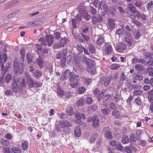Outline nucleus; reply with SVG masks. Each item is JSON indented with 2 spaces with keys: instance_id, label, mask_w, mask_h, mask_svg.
Masks as SVG:
<instances>
[{
  "instance_id": "obj_1",
  "label": "nucleus",
  "mask_w": 153,
  "mask_h": 153,
  "mask_svg": "<svg viewBox=\"0 0 153 153\" xmlns=\"http://www.w3.org/2000/svg\"><path fill=\"white\" fill-rule=\"evenodd\" d=\"M7 59V55L5 53L3 54V56L0 55V66L1 67V74L3 76L8 71L10 66V63H5Z\"/></svg>"
},
{
  "instance_id": "obj_2",
  "label": "nucleus",
  "mask_w": 153,
  "mask_h": 153,
  "mask_svg": "<svg viewBox=\"0 0 153 153\" xmlns=\"http://www.w3.org/2000/svg\"><path fill=\"white\" fill-rule=\"evenodd\" d=\"M85 61L88 67L87 71L91 74H94L96 71L95 68V62L92 60L87 58H85Z\"/></svg>"
},
{
  "instance_id": "obj_3",
  "label": "nucleus",
  "mask_w": 153,
  "mask_h": 153,
  "mask_svg": "<svg viewBox=\"0 0 153 153\" xmlns=\"http://www.w3.org/2000/svg\"><path fill=\"white\" fill-rule=\"evenodd\" d=\"M14 71L15 73H19L20 74L23 73L25 65L22 63L19 64L16 59L13 62Z\"/></svg>"
},
{
  "instance_id": "obj_4",
  "label": "nucleus",
  "mask_w": 153,
  "mask_h": 153,
  "mask_svg": "<svg viewBox=\"0 0 153 153\" xmlns=\"http://www.w3.org/2000/svg\"><path fill=\"white\" fill-rule=\"evenodd\" d=\"M82 17L81 13H78L76 16L74 17V18L72 19V22L73 27L74 29H75L76 27V22L80 21Z\"/></svg>"
},
{
  "instance_id": "obj_5",
  "label": "nucleus",
  "mask_w": 153,
  "mask_h": 153,
  "mask_svg": "<svg viewBox=\"0 0 153 153\" xmlns=\"http://www.w3.org/2000/svg\"><path fill=\"white\" fill-rule=\"evenodd\" d=\"M20 79L14 78L12 84V89L14 92H16L18 91V83L19 82Z\"/></svg>"
},
{
  "instance_id": "obj_6",
  "label": "nucleus",
  "mask_w": 153,
  "mask_h": 153,
  "mask_svg": "<svg viewBox=\"0 0 153 153\" xmlns=\"http://www.w3.org/2000/svg\"><path fill=\"white\" fill-rule=\"evenodd\" d=\"M112 79V76H110L103 77L101 79L100 83L101 84L104 85L105 86H107L109 84Z\"/></svg>"
},
{
  "instance_id": "obj_7",
  "label": "nucleus",
  "mask_w": 153,
  "mask_h": 153,
  "mask_svg": "<svg viewBox=\"0 0 153 153\" xmlns=\"http://www.w3.org/2000/svg\"><path fill=\"white\" fill-rule=\"evenodd\" d=\"M135 68L137 71L138 73L140 74L146 73L147 71L146 69L144 68L143 65L139 64L136 65Z\"/></svg>"
},
{
  "instance_id": "obj_8",
  "label": "nucleus",
  "mask_w": 153,
  "mask_h": 153,
  "mask_svg": "<svg viewBox=\"0 0 153 153\" xmlns=\"http://www.w3.org/2000/svg\"><path fill=\"white\" fill-rule=\"evenodd\" d=\"M54 36L51 35H48L46 36L45 40L47 42V45L51 46L53 43Z\"/></svg>"
},
{
  "instance_id": "obj_9",
  "label": "nucleus",
  "mask_w": 153,
  "mask_h": 153,
  "mask_svg": "<svg viewBox=\"0 0 153 153\" xmlns=\"http://www.w3.org/2000/svg\"><path fill=\"white\" fill-rule=\"evenodd\" d=\"M59 124L60 127L62 128L70 127L72 126V124L66 120L60 121L59 122Z\"/></svg>"
},
{
  "instance_id": "obj_10",
  "label": "nucleus",
  "mask_w": 153,
  "mask_h": 153,
  "mask_svg": "<svg viewBox=\"0 0 153 153\" xmlns=\"http://www.w3.org/2000/svg\"><path fill=\"white\" fill-rule=\"evenodd\" d=\"M69 80L70 82L78 81V79H79V76L76 74H75L72 72L69 73Z\"/></svg>"
},
{
  "instance_id": "obj_11",
  "label": "nucleus",
  "mask_w": 153,
  "mask_h": 153,
  "mask_svg": "<svg viewBox=\"0 0 153 153\" xmlns=\"http://www.w3.org/2000/svg\"><path fill=\"white\" fill-rule=\"evenodd\" d=\"M99 126V120L98 117L96 116L93 117V120L92 123V126L96 128Z\"/></svg>"
},
{
  "instance_id": "obj_12",
  "label": "nucleus",
  "mask_w": 153,
  "mask_h": 153,
  "mask_svg": "<svg viewBox=\"0 0 153 153\" xmlns=\"http://www.w3.org/2000/svg\"><path fill=\"white\" fill-rule=\"evenodd\" d=\"M126 46L123 43H121L119 45H117L116 47L117 51L120 52H123L126 49Z\"/></svg>"
},
{
  "instance_id": "obj_13",
  "label": "nucleus",
  "mask_w": 153,
  "mask_h": 153,
  "mask_svg": "<svg viewBox=\"0 0 153 153\" xmlns=\"http://www.w3.org/2000/svg\"><path fill=\"white\" fill-rule=\"evenodd\" d=\"M132 63L136 64L138 63L143 64L146 62L145 59L142 58H134L132 60Z\"/></svg>"
},
{
  "instance_id": "obj_14",
  "label": "nucleus",
  "mask_w": 153,
  "mask_h": 153,
  "mask_svg": "<svg viewBox=\"0 0 153 153\" xmlns=\"http://www.w3.org/2000/svg\"><path fill=\"white\" fill-rule=\"evenodd\" d=\"M114 99L115 102L117 104H121L123 103V99L118 94H115L114 96Z\"/></svg>"
},
{
  "instance_id": "obj_15",
  "label": "nucleus",
  "mask_w": 153,
  "mask_h": 153,
  "mask_svg": "<svg viewBox=\"0 0 153 153\" xmlns=\"http://www.w3.org/2000/svg\"><path fill=\"white\" fill-rule=\"evenodd\" d=\"M42 24V22L41 21H39L37 22H28L27 24V25L28 27H34L38 25H40Z\"/></svg>"
},
{
  "instance_id": "obj_16",
  "label": "nucleus",
  "mask_w": 153,
  "mask_h": 153,
  "mask_svg": "<svg viewBox=\"0 0 153 153\" xmlns=\"http://www.w3.org/2000/svg\"><path fill=\"white\" fill-rule=\"evenodd\" d=\"M75 115L76 119L78 120H79L81 118L84 119H86L85 115L83 113H81V114H80L79 112H76L75 113Z\"/></svg>"
},
{
  "instance_id": "obj_17",
  "label": "nucleus",
  "mask_w": 153,
  "mask_h": 153,
  "mask_svg": "<svg viewBox=\"0 0 153 153\" xmlns=\"http://www.w3.org/2000/svg\"><path fill=\"white\" fill-rule=\"evenodd\" d=\"M36 62L41 68L43 67L44 64V62L41 57H39L37 59Z\"/></svg>"
},
{
  "instance_id": "obj_18",
  "label": "nucleus",
  "mask_w": 153,
  "mask_h": 153,
  "mask_svg": "<svg viewBox=\"0 0 153 153\" xmlns=\"http://www.w3.org/2000/svg\"><path fill=\"white\" fill-rule=\"evenodd\" d=\"M112 50V48L111 46L109 44H107L106 45V47L104 52V53L105 54L108 55L111 53Z\"/></svg>"
},
{
  "instance_id": "obj_19",
  "label": "nucleus",
  "mask_w": 153,
  "mask_h": 153,
  "mask_svg": "<svg viewBox=\"0 0 153 153\" xmlns=\"http://www.w3.org/2000/svg\"><path fill=\"white\" fill-rule=\"evenodd\" d=\"M69 72L70 71L69 70H66L62 74L61 77V79L63 81L67 80L68 79V73H69Z\"/></svg>"
},
{
  "instance_id": "obj_20",
  "label": "nucleus",
  "mask_w": 153,
  "mask_h": 153,
  "mask_svg": "<svg viewBox=\"0 0 153 153\" xmlns=\"http://www.w3.org/2000/svg\"><path fill=\"white\" fill-rule=\"evenodd\" d=\"M74 134L76 137H79L81 134V131L80 129V126L76 127L74 130Z\"/></svg>"
},
{
  "instance_id": "obj_21",
  "label": "nucleus",
  "mask_w": 153,
  "mask_h": 153,
  "mask_svg": "<svg viewBox=\"0 0 153 153\" xmlns=\"http://www.w3.org/2000/svg\"><path fill=\"white\" fill-rule=\"evenodd\" d=\"M113 94H107L103 97L102 101L103 102H105L108 100H109L112 98Z\"/></svg>"
},
{
  "instance_id": "obj_22",
  "label": "nucleus",
  "mask_w": 153,
  "mask_h": 153,
  "mask_svg": "<svg viewBox=\"0 0 153 153\" xmlns=\"http://www.w3.org/2000/svg\"><path fill=\"white\" fill-rule=\"evenodd\" d=\"M46 68L45 71L51 74L53 71V66L52 65L48 62L46 63Z\"/></svg>"
},
{
  "instance_id": "obj_23",
  "label": "nucleus",
  "mask_w": 153,
  "mask_h": 153,
  "mask_svg": "<svg viewBox=\"0 0 153 153\" xmlns=\"http://www.w3.org/2000/svg\"><path fill=\"white\" fill-rule=\"evenodd\" d=\"M143 92V90H134L133 92V94L135 96H140L141 95Z\"/></svg>"
},
{
  "instance_id": "obj_24",
  "label": "nucleus",
  "mask_w": 153,
  "mask_h": 153,
  "mask_svg": "<svg viewBox=\"0 0 153 153\" xmlns=\"http://www.w3.org/2000/svg\"><path fill=\"white\" fill-rule=\"evenodd\" d=\"M66 112L68 115H71L73 114H74V110L73 107L71 106H68L66 108Z\"/></svg>"
},
{
  "instance_id": "obj_25",
  "label": "nucleus",
  "mask_w": 153,
  "mask_h": 153,
  "mask_svg": "<svg viewBox=\"0 0 153 153\" xmlns=\"http://www.w3.org/2000/svg\"><path fill=\"white\" fill-rule=\"evenodd\" d=\"M32 75L35 77L37 78L40 77L42 75L41 72L38 70H36L34 71Z\"/></svg>"
},
{
  "instance_id": "obj_26",
  "label": "nucleus",
  "mask_w": 153,
  "mask_h": 153,
  "mask_svg": "<svg viewBox=\"0 0 153 153\" xmlns=\"http://www.w3.org/2000/svg\"><path fill=\"white\" fill-rule=\"evenodd\" d=\"M112 115L116 118H119L120 116V112L116 110H113L112 112Z\"/></svg>"
},
{
  "instance_id": "obj_27",
  "label": "nucleus",
  "mask_w": 153,
  "mask_h": 153,
  "mask_svg": "<svg viewBox=\"0 0 153 153\" xmlns=\"http://www.w3.org/2000/svg\"><path fill=\"white\" fill-rule=\"evenodd\" d=\"M132 76L134 79L136 80L141 81L143 79V76H142L139 74H134Z\"/></svg>"
},
{
  "instance_id": "obj_28",
  "label": "nucleus",
  "mask_w": 153,
  "mask_h": 153,
  "mask_svg": "<svg viewBox=\"0 0 153 153\" xmlns=\"http://www.w3.org/2000/svg\"><path fill=\"white\" fill-rule=\"evenodd\" d=\"M21 150L19 147H14L11 149L12 153H21Z\"/></svg>"
},
{
  "instance_id": "obj_29",
  "label": "nucleus",
  "mask_w": 153,
  "mask_h": 153,
  "mask_svg": "<svg viewBox=\"0 0 153 153\" xmlns=\"http://www.w3.org/2000/svg\"><path fill=\"white\" fill-rule=\"evenodd\" d=\"M0 143L4 146H8L10 143L7 140L4 138H1L0 140Z\"/></svg>"
},
{
  "instance_id": "obj_30",
  "label": "nucleus",
  "mask_w": 153,
  "mask_h": 153,
  "mask_svg": "<svg viewBox=\"0 0 153 153\" xmlns=\"http://www.w3.org/2000/svg\"><path fill=\"white\" fill-rule=\"evenodd\" d=\"M20 80L19 82H20L19 86L20 88H25L26 86V84L25 83V80L24 79H21L20 78Z\"/></svg>"
},
{
  "instance_id": "obj_31",
  "label": "nucleus",
  "mask_w": 153,
  "mask_h": 153,
  "mask_svg": "<svg viewBox=\"0 0 153 153\" xmlns=\"http://www.w3.org/2000/svg\"><path fill=\"white\" fill-rule=\"evenodd\" d=\"M108 22L109 26L111 28H113L115 25L114 20L111 19H109L108 20Z\"/></svg>"
},
{
  "instance_id": "obj_32",
  "label": "nucleus",
  "mask_w": 153,
  "mask_h": 153,
  "mask_svg": "<svg viewBox=\"0 0 153 153\" xmlns=\"http://www.w3.org/2000/svg\"><path fill=\"white\" fill-rule=\"evenodd\" d=\"M104 42V39L102 36H99L96 41L97 44L99 45H101Z\"/></svg>"
},
{
  "instance_id": "obj_33",
  "label": "nucleus",
  "mask_w": 153,
  "mask_h": 153,
  "mask_svg": "<svg viewBox=\"0 0 153 153\" xmlns=\"http://www.w3.org/2000/svg\"><path fill=\"white\" fill-rule=\"evenodd\" d=\"M126 76L125 75L124 72H122L120 76V82L126 80Z\"/></svg>"
},
{
  "instance_id": "obj_34",
  "label": "nucleus",
  "mask_w": 153,
  "mask_h": 153,
  "mask_svg": "<svg viewBox=\"0 0 153 153\" xmlns=\"http://www.w3.org/2000/svg\"><path fill=\"white\" fill-rule=\"evenodd\" d=\"M134 4L136 7L140 8L142 6V1L141 0H136Z\"/></svg>"
},
{
  "instance_id": "obj_35",
  "label": "nucleus",
  "mask_w": 153,
  "mask_h": 153,
  "mask_svg": "<svg viewBox=\"0 0 153 153\" xmlns=\"http://www.w3.org/2000/svg\"><path fill=\"white\" fill-rule=\"evenodd\" d=\"M122 140V143L124 144L127 143L129 142V138L126 135H124L123 136Z\"/></svg>"
},
{
  "instance_id": "obj_36",
  "label": "nucleus",
  "mask_w": 153,
  "mask_h": 153,
  "mask_svg": "<svg viewBox=\"0 0 153 153\" xmlns=\"http://www.w3.org/2000/svg\"><path fill=\"white\" fill-rule=\"evenodd\" d=\"M116 8L118 9L119 10V11L122 14H124L125 13V12L124 10L120 6L116 7H114V8H112V9L113 10H114L115 11V9Z\"/></svg>"
},
{
  "instance_id": "obj_37",
  "label": "nucleus",
  "mask_w": 153,
  "mask_h": 153,
  "mask_svg": "<svg viewBox=\"0 0 153 153\" xmlns=\"http://www.w3.org/2000/svg\"><path fill=\"white\" fill-rule=\"evenodd\" d=\"M106 92V90L105 89H103L101 92H100V95L97 98V99L99 101H100L101 100L102 96Z\"/></svg>"
},
{
  "instance_id": "obj_38",
  "label": "nucleus",
  "mask_w": 153,
  "mask_h": 153,
  "mask_svg": "<svg viewBox=\"0 0 153 153\" xmlns=\"http://www.w3.org/2000/svg\"><path fill=\"white\" fill-rule=\"evenodd\" d=\"M120 66V65L118 64H114L110 66V68L112 70H116Z\"/></svg>"
},
{
  "instance_id": "obj_39",
  "label": "nucleus",
  "mask_w": 153,
  "mask_h": 153,
  "mask_svg": "<svg viewBox=\"0 0 153 153\" xmlns=\"http://www.w3.org/2000/svg\"><path fill=\"white\" fill-rule=\"evenodd\" d=\"M57 93L60 96L62 97L64 95V92L61 88H57Z\"/></svg>"
},
{
  "instance_id": "obj_40",
  "label": "nucleus",
  "mask_w": 153,
  "mask_h": 153,
  "mask_svg": "<svg viewBox=\"0 0 153 153\" xmlns=\"http://www.w3.org/2000/svg\"><path fill=\"white\" fill-rule=\"evenodd\" d=\"M27 84L29 87L31 88L34 87V82L33 81L32 79L29 80H27Z\"/></svg>"
},
{
  "instance_id": "obj_41",
  "label": "nucleus",
  "mask_w": 153,
  "mask_h": 153,
  "mask_svg": "<svg viewBox=\"0 0 153 153\" xmlns=\"http://www.w3.org/2000/svg\"><path fill=\"white\" fill-rule=\"evenodd\" d=\"M134 102L137 105H140L142 104V102L141 100V99L139 97H138L134 99Z\"/></svg>"
},
{
  "instance_id": "obj_42",
  "label": "nucleus",
  "mask_w": 153,
  "mask_h": 153,
  "mask_svg": "<svg viewBox=\"0 0 153 153\" xmlns=\"http://www.w3.org/2000/svg\"><path fill=\"white\" fill-rule=\"evenodd\" d=\"M67 52L68 50L67 49L65 48L63 50L62 53H61L62 59H66V57Z\"/></svg>"
},
{
  "instance_id": "obj_43",
  "label": "nucleus",
  "mask_w": 153,
  "mask_h": 153,
  "mask_svg": "<svg viewBox=\"0 0 153 153\" xmlns=\"http://www.w3.org/2000/svg\"><path fill=\"white\" fill-rule=\"evenodd\" d=\"M70 85L71 87L72 88H76L78 86V81L71 82Z\"/></svg>"
},
{
  "instance_id": "obj_44",
  "label": "nucleus",
  "mask_w": 153,
  "mask_h": 153,
  "mask_svg": "<svg viewBox=\"0 0 153 153\" xmlns=\"http://www.w3.org/2000/svg\"><path fill=\"white\" fill-rule=\"evenodd\" d=\"M85 91V88L83 87H82L77 89V92L79 94H81L84 93Z\"/></svg>"
},
{
  "instance_id": "obj_45",
  "label": "nucleus",
  "mask_w": 153,
  "mask_h": 153,
  "mask_svg": "<svg viewBox=\"0 0 153 153\" xmlns=\"http://www.w3.org/2000/svg\"><path fill=\"white\" fill-rule=\"evenodd\" d=\"M28 146L27 143L26 142H23L22 144V147L24 150H27L28 149Z\"/></svg>"
},
{
  "instance_id": "obj_46",
  "label": "nucleus",
  "mask_w": 153,
  "mask_h": 153,
  "mask_svg": "<svg viewBox=\"0 0 153 153\" xmlns=\"http://www.w3.org/2000/svg\"><path fill=\"white\" fill-rule=\"evenodd\" d=\"M128 16L132 20H134L136 19V16L134 13L132 12H130L128 13Z\"/></svg>"
},
{
  "instance_id": "obj_47",
  "label": "nucleus",
  "mask_w": 153,
  "mask_h": 153,
  "mask_svg": "<svg viewBox=\"0 0 153 153\" xmlns=\"http://www.w3.org/2000/svg\"><path fill=\"white\" fill-rule=\"evenodd\" d=\"M130 85L132 87V88L135 90H139L141 88V86L139 85H134L131 84H130Z\"/></svg>"
},
{
  "instance_id": "obj_48",
  "label": "nucleus",
  "mask_w": 153,
  "mask_h": 153,
  "mask_svg": "<svg viewBox=\"0 0 153 153\" xmlns=\"http://www.w3.org/2000/svg\"><path fill=\"white\" fill-rule=\"evenodd\" d=\"M147 70L149 75L151 76H153V68L151 67H148Z\"/></svg>"
},
{
  "instance_id": "obj_49",
  "label": "nucleus",
  "mask_w": 153,
  "mask_h": 153,
  "mask_svg": "<svg viewBox=\"0 0 153 153\" xmlns=\"http://www.w3.org/2000/svg\"><path fill=\"white\" fill-rule=\"evenodd\" d=\"M83 17L87 21L91 19V16L89 15L87 12H85V14L83 15Z\"/></svg>"
},
{
  "instance_id": "obj_50",
  "label": "nucleus",
  "mask_w": 153,
  "mask_h": 153,
  "mask_svg": "<svg viewBox=\"0 0 153 153\" xmlns=\"http://www.w3.org/2000/svg\"><path fill=\"white\" fill-rule=\"evenodd\" d=\"M11 78V75L10 74H8L6 75L4 79L5 81L7 83L9 82Z\"/></svg>"
},
{
  "instance_id": "obj_51",
  "label": "nucleus",
  "mask_w": 153,
  "mask_h": 153,
  "mask_svg": "<svg viewBox=\"0 0 153 153\" xmlns=\"http://www.w3.org/2000/svg\"><path fill=\"white\" fill-rule=\"evenodd\" d=\"M153 6V1H150L147 4V9L149 10L150 9L152 8Z\"/></svg>"
},
{
  "instance_id": "obj_52",
  "label": "nucleus",
  "mask_w": 153,
  "mask_h": 153,
  "mask_svg": "<svg viewBox=\"0 0 153 153\" xmlns=\"http://www.w3.org/2000/svg\"><path fill=\"white\" fill-rule=\"evenodd\" d=\"M116 108V104L113 102L111 103L109 105L108 108L111 109L112 110H115V109Z\"/></svg>"
},
{
  "instance_id": "obj_53",
  "label": "nucleus",
  "mask_w": 153,
  "mask_h": 153,
  "mask_svg": "<svg viewBox=\"0 0 153 153\" xmlns=\"http://www.w3.org/2000/svg\"><path fill=\"white\" fill-rule=\"evenodd\" d=\"M39 41L40 42H42V45L45 46H46L47 45V42L45 40V39L43 37H41L39 39Z\"/></svg>"
},
{
  "instance_id": "obj_54",
  "label": "nucleus",
  "mask_w": 153,
  "mask_h": 153,
  "mask_svg": "<svg viewBox=\"0 0 153 153\" xmlns=\"http://www.w3.org/2000/svg\"><path fill=\"white\" fill-rule=\"evenodd\" d=\"M101 112L103 114L105 115H108L110 111L108 109L105 108L104 109H102Z\"/></svg>"
},
{
  "instance_id": "obj_55",
  "label": "nucleus",
  "mask_w": 153,
  "mask_h": 153,
  "mask_svg": "<svg viewBox=\"0 0 153 153\" xmlns=\"http://www.w3.org/2000/svg\"><path fill=\"white\" fill-rule=\"evenodd\" d=\"M98 136V134H93L91 139L90 141L92 142H94Z\"/></svg>"
},
{
  "instance_id": "obj_56",
  "label": "nucleus",
  "mask_w": 153,
  "mask_h": 153,
  "mask_svg": "<svg viewBox=\"0 0 153 153\" xmlns=\"http://www.w3.org/2000/svg\"><path fill=\"white\" fill-rule=\"evenodd\" d=\"M89 50L92 53H94L95 52V48L93 45H90L89 47Z\"/></svg>"
},
{
  "instance_id": "obj_57",
  "label": "nucleus",
  "mask_w": 153,
  "mask_h": 153,
  "mask_svg": "<svg viewBox=\"0 0 153 153\" xmlns=\"http://www.w3.org/2000/svg\"><path fill=\"white\" fill-rule=\"evenodd\" d=\"M85 101L87 104L89 105L91 104L93 100L91 97H88L86 98Z\"/></svg>"
},
{
  "instance_id": "obj_58",
  "label": "nucleus",
  "mask_w": 153,
  "mask_h": 153,
  "mask_svg": "<svg viewBox=\"0 0 153 153\" xmlns=\"http://www.w3.org/2000/svg\"><path fill=\"white\" fill-rule=\"evenodd\" d=\"M81 35L86 41H87L89 40L90 38L88 34H83V33H81Z\"/></svg>"
},
{
  "instance_id": "obj_59",
  "label": "nucleus",
  "mask_w": 153,
  "mask_h": 153,
  "mask_svg": "<svg viewBox=\"0 0 153 153\" xmlns=\"http://www.w3.org/2000/svg\"><path fill=\"white\" fill-rule=\"evenodd\" d=\"M118 144L117 145V146H116V147L117 148L118 150H120V151H121L123 149V147L121 145V144L120 143H118Z\"/></svg>"
},
{
  "instance_id": "obj_60",
  "label": "nucleus",
  "mask_w": 153,
  "mask_h": 153,
  "mask_svg": "<svg viewBox=\"0 0 153 153\" xmlns=\"http://www.w3.org/2000/svg\"><path fill=\"white\" fill-rule=\"evenodd\" d=\"M100 94V91L98 88H96L94 91V94L98 97H99Z\"/></svg>"
},
{
  "instance_id": "obj_61",
  "label": "nucleus",
  "mask_w": 153,
  "mask_h": 153,
  "mask_svg": "<svg viewBox=\"0 0 153 153\" xmlns=\"http://www.w3.org/2000/svg\"><path fill=\"white\" fill-rule=\"evenodd\" d=\"M42 85V83L37 82H34V87L36 88L40 87Z\"/></svg>"
},
{
  "instance_id": "obj_62",
  "label": "nucleus",
  "mask_w": 153,
  "mask_h": 153,
  "mask_svg": "<svg viewBox=\"0 0 153 153\" xmlns=\"http://www.w3.org/2000/svg\"><path fill=\"white\" fill-rule=\"evenodd\" d=\"M72 58V57L71 55H68V56L67 57V63L68 64H71L72 63V59H71Z\"/></svg>"
},
{
  "instance_id": "obj_63",
  "label": "nucleus",
  "mask_w": 153,
  "mask_h": 153,
  "mask_svg": "<svg viewBox=\"0 0 153 153\" xmlns=\"http://www.w3.org/2000/svg\"><path fill=\"white\" fill-rule=\"evenodd\" d=\"M149 64V65L153 66V57L150 58L149 61L146 63V65H147Z\"/></svg>"
},
{
  "instance_id": "obj_64",
  "label": "nucleus",
  "mask_w": 153,
  "mask_h": 153,
  "mask_svg": "<svg viewBox=\"0 0 153 153\" xmlns=\"http://www.w3.org/2000/svg\"><path fill=\"white\" fill-rule=\"evenodd\" d=\"M105 137L109 138H111L113 137L109 131H107L106 132L105 134Z\"/></svg>"
}]
</instances>
